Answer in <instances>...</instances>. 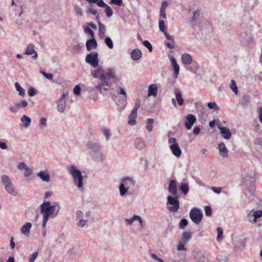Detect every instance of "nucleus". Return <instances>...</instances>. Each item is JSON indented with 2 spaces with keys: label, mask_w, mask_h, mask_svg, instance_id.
I'll return each instance as SVG.
<instances>
[{
  "label": "nucleus",
  "mask_w": 262,
  "mask_h": 262,
  "mask_svg": "<svg viewBox=\"0 0 262 262\" xmlns=\"http://www.w3.org/2000/svg\"><path fill=\"white\" fill-rule=\"evenodd\" d=\"M92 75L94 77L98 78L100 81L98 85L96 86V88L106 91L108 89L105 86H111L108 80L115 78V70L111 68L103 70L101 68H99L93 72Z\"/></svg>",
  "instance_id": "f257e3e1"
},
{
  "label": "nucleus",
  "mask_w": 262,
  "mask_h": 262,
  "mask_svg": "<svg viewBox=\"0 0 262 262\" xmlns=\"http://www.w3.org/2000/svg\"><path fill=\"white\" fill-rule=\"evenodd\" d=\"M60 209L58 203L54 202L53 205L49 201H44L40 206V213L43 215L42 227L45 228L49 217H55Z\"/></svg>",
  "instance_id": "f03ea898"
},
{
  "label": "nucleus",
  "mask_w": 262,
  "mask_h": 262,
  "mask_svg": "<svg viewBox=\"0 0 262 262\" xmlns=\"http://www.w3.org/2000/svg\"><path fill=\"white\" fill-rule=\"evenodd\" d=\"M136 181L133 177H125L121 179L119 186V193L121 196H130L135 192Z\"/></svg>",
  "instance_id": "7ed1b4c3"
},
{
  "label": "nucleus",
  "mask_w": 262,
  "mask_h": 262,
  "mask_svg": "<svg viewBox=\"0 0 262 262\" xmlns=\"http://www.w3.org/2000/svg\"><path fill=\"white\" fill-rule=\"evenodd\" d=\"M69 172L73 178L74 185L78 188H82L83 178L81 171L76 168L75 165L72 164L69 168Z\"/></svg>",
  "instance_id": "20e7f679"
},
{
  "label": "nucleus",
  "mask_w": 262,
  "mask_h": 262,
  "mask_svg": "<svg viewBox=\"0 0 262 262\" xmlns=\"http://www.w3.org/2000/svg\"><path fill=\"white\" fill-rule=\"evenodd\" d=\"M2 181L4 185L5 189L9 194L15 196L18 193V191L16 188L14 186L10 178L7 175H3L2 176Z\"/></svg>",
  "instance_id": "39448f33"
},
{
  "label": "nucleus",
  "mask_w": 262,
  "mask_h": 262,
  "mask_svg": "<svg viewBox=\"0 0 262 262\" xmlns=\"http://www.w3.org/2000/svg\"><path fill=\"white\" fill-rule=\"evenodd\" d=\"M179 195L176 196H172L168 195L167 196V205H170L171 206H167V209L171 212H177L180 207V203L178 200Z\"/></svg>",
  "instance_id": "423d86ee"
},
{
  "label": "nucleus",
  "mask_w": 262,
  "mask_h": 262,
  "mask_svg": "<svg viewBox=\"0 0 262 262\" xmlns=\"http://www.w3.org/2000/svg\"><path fill=\"white\" fill-rule=\"evenodd\" d=\"M189 216L194 223L199 224L202 220L203 213L201 209L194 207L190 210Z\"/></svg>",
  "instance_id": "0eeeda50"
},
{
  "label": "nucleus",
  "mask_w": 262,
  "mask_h": 262,
  "mask_svg": "<svg viewBox=\"0 0 262 262\" xmlns=\"http://www.w3.org/2000/svg\"><path fill=\"white\" fill-rule=\"evenodd\" d=\"M85 61L90 64L93 68H97L99 65L97 52H92L88 54L85 57Z\"/></svg>",
  "instance_id": "6e6552de"
},
{
  "label": "nucleus",
  "mask_w": 262,
  "mask_h": 262,
  "mask_svg": "<svg viewBox=\"0 0 262 262\" xmlns=\"http://www.w3.org/2000/svg\"><path fill=\"white\" fill-rule=\"evenodd\" d=\"M68 94V92H63L61 97L57 101V110L60 113H63L66 108L67 103L66 97Z\"/></svg>",
  "instance_id": "1a4fd4ad"
},
{
  "label": "nucleus",
  "mask_w": 262,
  "mask_h": 262,
  "mask_svg": "<svg viewBox=\"0 0 262 262\" xmlns=\"http://www.w3.org/2000/svg\"><path fill=\"white\" fill-rule=\"evenodd\" d=\"M196 121V117L194 115L192 114H189L187 115L185 120V127L187 129H190Z\"/></svg>",
  "instance_id": "9d476101"
},
{
  "label": "nucleus",
  "mask_w": 262,
  "mask_h": 262,
  "mask_svg": "<svg viewBox=\"0 0 262 262\" xmlns=\"http://www.w3.org/2000/svg\"><path fill=\"white\" fill-rule=\"evenodd\" d=\"M217 127L223 138L229 140L231 138V133L228 128L222 126L221 123L217 124Z\"/></svg>",
  "instance_id": "9b49d317"
},
{
  "label": "nucleus",
  "mask_w": 262,
  "mask_h": 262,
  "mask_svg": "<svg viewBox=\"0 0 262 262\" xmlns=\"http://www.w3.org/2000/svg\"><path fill=\"white\" fill-rule=\"evenodd\" d=\"M239 39L243 43H250L253 41V38L251 34L243 32L240 34Z\"/></svg>",
  "instance_id": "f8f14e48"
},
{
  "label": "nucleus",
  "mask_w": 262,
  "mask_h": 262,
  "mask_svg": "<svg viewBox=\"0 0 262 262\" xmlns=\"http://www.w3.org/2000/svg\"><path fill=\"white\" fill-rule=\"evenodd\" d=\"M86 147L88 149L92 150V151L95 153L101 149V145L100 143L92 141L87 142Z\"/></svg>",
  "instance_id": "ddd939ff"
},
{
  "label": "nucleus",
  "mask_w": 262,
  "mask_h": 262,
  "mask_svg": "<svg viewBox=\"0 0 262 262\" xmlns=\"http://www.w3.org/2000/svg\"><path fill=\"white\" fill-rule=\"evenodd\" d=\"M168 191L174 196L178 195L177 192V184L176 180H172L170 181L168 186Z\"/></svg>",
  "instance_id": "4468645a"
},
{
  "label": "nucleus",
  "mask_w": 262,
  "mask_h": 262,
  "mask_svg": "<svg viewBox=\"0 0 262 262\" xmlns=\"http://www.w3.org/2000/svg\"><path fill=\"white\" fill-rule=\"evenodd\" d=\"M25 54L28 55L34 54L32 56L33 59H36L37 57V53L34 50V46L32 43H30L28 45Z\"/></svg>",
  "instance_id": "2eb2a0df"
},
{
  "label": "nucleus",
  "mask_w": 262,
  "mask_h": 262,
  "mask_svg": "<svg viewBox=\"0 0 262 262\" xmlns=\"http://www.w3.org/2000/svg\"><path fill=\"white\" fill-rule=\"evenodd\" d=\"M169 148L172 154L176 157H180L181 156L182 150L178 144H171L169 146Z\"/></svg>",
  "instance_id": "dca6fc26"
},
{
  "label": "nucleus",
  "mask_w": 262,
  "mask_h": 262,
  "mask_svg": "<svg viewBox=\"0 0 262 262\" xmlns=\"http://www.w3.org/2000/svg\"><path fill=\"white\" fill-rule=\"evenodd\" d=\"M220 155L224 158L228 157V150L223 142L220 143L218 145Z\"/></svg>",
  "instance_id": "f3484780"
},
{
  "label": "nucleus",
  "mask_w": 262,
  "mask_h": 262,
  "mask_svg": "<svg viewBox=\"0 0 262 262\" xmlns=\"http://www.w3.org/2000/svg\"><path fill=\"white\" fill-rule=\"evenodd\" d=\"M31 227V223L30 222H28L21 227L20 232L21 233V234L28 236L30 235Z\"/></svg>",
  "instance_id": "a211bd4d"
},
{
  "label": "nucleus",
  "mask_w": 262,
  "mask_h": 262,
  "mask_svg": "<svg viewBox=\"0 0 262 262\" xmlns=\"http://www.w3.org/2000/svg\"><path fill=\"white\" fill-rule=\"evenodd\" d=\"M21 126L25 128H27L30 126L31 123V118L26 115H23L21 118Z\"/></svg>",
  "instance_id": "6ab92c4d"
},
{
  "label": "nucleus",
  "mask_w": 262,
  "mask_h": 262,
  "mask_svg": "<svg viewBox=\"0 0 262 262\" xmlns=\"http://www.w3.org/2000/svg\"><path fill=\"white\" fill-rule=\"evenodd\" d=\"M171 61L174 70L173 77L174 79H176L178 78L179 73L180 67L174 57L171 58Z\"/></svg>",
  "instance_id": "aec40b11"
},
{
  "label": "nucleus",
  "mask_w": 262,
  "mask_h": 262,
  "mask_svg": "<svg viewBox=\"0 0 262 262\" xmlns=\"http://www.w3.org/2000/svg\"><path fill=\"white\" fill-rule=\"evenodd\" d=\"M142 55V52L138 49H135L130 53V57L133 60H139Z\"/></svg>",
  "instance_id": "412c9836"
},
{
  "label": "nucleus",
  "mask_w": 262,
  "mask_h": 262,
  "mask_svg": "<svg viewBox=\"0 0 262 262\" xmlns=\"http://www.w3.org/2000/svg\"><path fill=\"white\" fill-rule=\"evenodd\" d=\"M137 116V112L135 110H132L128 116V124L130 125H134L136 124V118Z\"/></svg>",
  "instance_id": "4be33fe9"
},
{
  "label": "nucleus",
  "mask_w": 262,
  "mask_h": 262,
  "mask_svg": "<svg viewBox=\"0 0 262 262\" xmlns=\"http://www.w3.org/2000/svg\"><path fill=\"white\" fill-rule=\"evenodd\" d=\"M37 176L44 182H49L50 181V176L47 171H40L37 173Z\"/></svg>",
  "instance_id": "5701e85b"
},
{
  "label": "nucleus",
  "mask_w": 262,
  "mask_h": 262,
  "mask_svg": "<svg viewBox=\"0 0 262 262\" xmlns=\"http://www.w3.org/2000/svg\"><path fill=\"white\" fill-rule=\"evenodd\" d=\"M181 60L182 63L185 65H189L192 62V56L188 53L183 54L182 55Z\"/></svg>",
  "instance_id": "b1692460"
},
{
  "label": "nucleus",
  "mask_w": 262,
  "mask_h": 262,
  "mask_svg": "<svg viewBox=\"0 0 262 262\" xmlns=\"http://www.w3.org/2000/svg\"><path fill=\"white\" fill-rule=\"evenodd\" d=\"M97 46V43L94 37L88 40L86 42V47L88 51L96 48Z\"/></svg>",
  "instance_id": "393cba45"
},
{
  "label": "nucleus",
  "mask_w": 262,
  "mask_h": 262,
  "mask_svg": "<svg viewBox=\"0 0 262 262\" xmlns=\"http://www.w3.org/2000/svg\"><path fill=\"white\" fill-rule=\"evenodd\" d=\"M135 145L137 149L141 150L145 147V144L141 138H137L135 140Z\"/></svg>",
  "instance_id": "a878e982"
},
{
  "label": "nucleus",
  "mask_w": 262,
  "mask_h": 262,
  "mask_svg": "<svg viewBox=\"0 0 262 262\" xmlns=\"http://www.w3.org/2000/svg\"><path fill=\"white\" fill-rule=\"evenodd\" d=\"M158 93V88L156 84H152L149 86L148 90V96H152L156 97Z\"/></svg>",
  "instance_id": "bb28decb"
},
{
  "label": "nucleus",
  "mask_w": 262,
  "mask_h": 262,
  "mask_svg": "<svg viewBox=\"0 0 262 262\" xmlns=\"http://www.w3.org/2000/svg\"><path fill=\"white\" fill-rule=\"evenodd\" d=\"M116 93L118 94L122 95L121 97V100L123 101V103H126L127 101V94L125 92V91L124 90V89L119 87L118 88V89L116 90Z\"/></svg>",
  "instance_id": "cd10ccee"
},
{
  "label": "nucleus",
  "mask_w": 262,
  "mask_h": 262,
  "mask_svg": "<svg viewBox=\"0 0 262 262\" xmlns=\"http://www.w3.org/2000/svg\"><path fill=\"white\" fill-rule=\"evenodd\" d=\"M174 94L176 95V98L178 102V103L180 105H182L184 103V100L182 96L181 93L179 89H176L174 90Z\"/></svg>",
  "instance_id": "c85d7f7f"
},
{
  "label": "nucleus",
  "mask_w": 262,
  "mask_h": 262,
  "mask_svg": "<svg viewBox=\"0 0 262 262\" xmlns=\"http://www.w3.org/2000/svg\"><path fill=\"white\" fill-rule=\"evenodd\" d=\"M251 216L254 217L253 219V223H256L257 222V219L262 216V210H256L254 211L253 210L251 211Z\"/></svg>",
  "instance_id": "c756f323"
},
{
  "label": "nucleus",
  "mask_w": 262,
  "mask_h": 262,
  "mask_svg": "<svg viewBox=\"0 0 262 262\" xmlns=\"http://www.w3.org/2000/svg\"><path fill=\"white\" fill-rule=\"evenodd\" d=\"M100 131L105 136L106 140L108 141L111 136V132L110 129L107 127H103L100 129Z\"/></svg>",
  "instance_id": "7c9ffc66"
},
{
  "label": "nucleus",
  "mask_w": 262,
  "mask_h": 262,
  "mask_svg": "<svg viewBox=\"0 0 262 262\" xmlns=\"http://www.w3.org/2000/svg\"><path fill=\"white\" fill-rule=\"evenodd\" d=\"M191 238V235L189 232L184 231L183 233L182 236L180 241L187 243Z\"/></svg>",
  "instance_id": "2f4dec72"
},
{
  "label": "nucleus",
  "mask_w": 262,
  "mask_h": 262,
  "mask_svg": "<svg viewBox=\"0 0 262 262\" xmlns=\"http://www.w3.org/2000/svg\"><path fill=\"white\" fill-rule=\"evenodd\" d=\"M154 123V120L152 118H148L146 119V129L149 132H151L152 130L153 126L152 124Z\"/></svg>",
  "instance_id": "473e14b6"
},
{
  "label": "nucleus",
  "mask_w": 262,
  "mask_h": 262,
  "mask_svg": "<svg viewBox=\"0 0 262 262\" xmlns=\"http://www.w3.org/2000/svg\"><path fill=\"white\" fill-rule=\"evenodd\" d=\"M15 86L17 91L18 92L19 95L22 97L24 96L25 91L17 82L15 83Z\"/></svg>",
  "instance_id": "72a5a7b5"
},
{
  "label": "nucleus",
  "mask_w": 262,
  "mask_h": 262,
  "mask_svg": "<svg viewBox=\"0 0 262 262\" xmlns=\"http://www.w3.org/2000/svg\"><path fill=\"white\" fill-rule=\"evenodd\" d=\"M180 189L185 194H186L189 191L188 183L185 182L181 183L180 185Z\"/></svg>",
  "instance_id": "f704fd0d"
},
{
  "label": "nucleus",
  "mask_w": 262,
  "mask_h": 262,
  "mask_svg": "<svg viewBox=\"0 0 262 262\" xmlns=\"http://www.w3.org/2000/svg\"><path fill=\"white\" fill-rule=\"evenodd\" d=\"M95 157L96 160L98 161L102 162L104 160V156L103 154L101 151L100 150L95 152Z\"/></svg>",
  "instance_id": "c9c22d12"
},
{
  "label": "nucleus",
  "mask_w": 262,
  "mask_h": 262,
  "mask_svg": "<svg viewBox=\"0 0 262 262\" xmlns=\"http://www.w3.org/2000/svg\"><path fill=\"white\" fill-rule=\"evenodd\" d=\"M74 12L77 17H82L83 16V11L81 7L75 6L74 7Z\"/></svg>",
  "instance_id": "e433bc0d"
},
{
  "label": "nucleus",
  "mask_w": 262,
  "mask_h": 262,
  "mask_svg": "<svg viewBox=\"0 0 262 262\" xmlns=\"http://www.w3.org/2000/svg\"><path fill=\"white\" fill-rule=\"evenodd\" d=\"M186 243L182 242L181 241H179L178 244L177 245V250L179 251H186L187 249L185 247V245Z\"/></svg>",
  "instance_id": "4c0bfd02"
},
{
  "label": "nucleus",
  "mask_w": 262,
  "mask_h": 262,
  "mask_svg": "<svg viewBox=\"0 0 262 262\" xmlns=\"http://www.w3.org/2000/svg\"><path fill=\"white\" fill-rule=\"evenodd\" d=\"M230 88L236 95L237 94L238 89L235 80H231Z\"/></svg>",
  "instance_id": "58836bf2"
},
{
  "label": "nucleus",
  "mask_w": 262,
  "mask_h": 262,
  "mask_svg": "<svg viewBox=\"0 0 262 262\" xmlns=\"http://www.w3.org/2000/svg\"><path fill=\"white\" fill-rule=\"evenodd\" d=\"M136 214H134L131 218L125 219L124 221L126 225L127 226L131 225L135 221H136Z\"/></svg>",
  "instance_id": "ea45409f"
},
{
  "label": "nucleus",
  "mask_w": 262,
  "mask_h": 262,
  "mask_svg": "<svg viewBox=\"0 0 262 262\" xmlns=\"http://www.w3.org/2000/svg\"><path fill=\"white\" fill-rule=\"evenodd\" d=\"M104 42L106 44V45L110 48V49H113V42L112 40L110 37H106L104 39Z\"/></svg>",
  "instance_id": "a19ab883"
},
{
  "label": "nucleus",
  "mask_w": 262,
  "mask_h": 262,
  "mask_svg": "<svg viewBox=\"0 0 262 262\" xmlns=\"http://www.w3.org/2000/svg\"><path fill=\"white\" fill-rule=\"evenodd\" d=\"M159 27L160 30L163 33V32L166 31L165 30L167 28V27L165 25V22H164V20H159Z\"/></svg>",
  "instance_id": "79ce46f5"
},
{
  "label": "nucleus",
  "mask_w": 262,
  "mask_h": 262,
  "mask_svg": "<svg viewBox=\"0 0 262 262\" xmlns=\"http://www.w3.org/2000/svg\"><path fill=\"white\" fill-rule=\"evenodd\" d=\"M84 32L85 34H89L92 38L94 37V33L89 27L86 26L83 29Z\"/></svg>",
  "instance_id": "37998d69"
},
{
  "label": "nucleus",
  "mask_w": 262,
  "mask_h": 262,
  "mask_svg": "<svg viewBox=\"0 0 262 262\" xmlns=\"http://www.w3.org/2000/svg\"><path fill=\"white\" fill-rule=\"evenodd\" d=\"M99 32L102 35H104L105 33L106 29L104 25L101 24L100 22H99Z\"/></svg>",
  "instance_id": "c03bdc74"
},
{
  "label": "nucleus",
  "mask_w": 262,
  "mask_h": 262,
  "mask_svg": "<svg viewBox=\"0 0 262 262\" xmlns=\"http://www.w3.org/2000/svg\"><path fill=\"white\" fill-rule=\"evenodd\" d=\"M105 13H106V16L108 17H110L113 15V11L111 9V8L107 5V6H105Z\"/></svg>",
  "instance_id": "a18cd8bd"
},
{
  "label": "nucleus",
  "mask_w": 262,
  "mask_h": 262,
  "mask_svg": "<svg viewBox=\"0 0 262 262\" xmlns=\"http://www.w3.org/2000/svg\"><path fill=\"white\" fill-rule=\"evenodd\" d=\"M187 220L185 219H183L181 220V221L179 223V227L182 229H184L185 228V227L187 225Z\"/></svg>",
  "instance_id": "49530a36"
},
{
  "label": "nucleus",
  "mask_w": 262,
  "mask_h": 262,
  "mask_svg": "<svg viewBox=\"0 0 262 262\" xmlns=\"http://www.w3.org/2000/svg\"><path fill=\"white\" fill-rule=\"evenodd\" d=\"M207 106L209 109H214L215 110H219V107L217 106V104L215 102H209L207 104Z\"/></svg>",
  "instance_id": "de8ad7c7"
},
{
  "label": "nucleus",
  "mask_w": 262,
  "mask_h": 262,
  "mask_svg": "<svg viewBox=\"0 0 262 262\" xmlns=\"http://www.w3.org/2000/svg\"><path fill=\"white\" fill-rule=\"evenodd\" d=\"M9 110L11 112L14 114L18 112L19 108L17 106V103H16L14 105L10 106L9 107Z\"/></svg>",
  "instance_id": "09e8293b"
},
{
  "label": "nucleus",
  "mask_w": 262,
  "mask_h": 262,
  "mask_svg": "<svg viewBox=\"0 0 262 262\" xmlns=\"http://www.w3.org/2000/svg\"><path fill=\"white\" fill-rule=\"evenodd\" d=\"M86 12L88 13H90L94 16L97 15L98 14V12L97 10L92 7H89L86 9Z\"/></svg>",
  "instance_id": "8fccbe9b"
},
{
  "label": "nucleus",
  "mask_w": 262,
  "mask_h": 262,
  "mask_svg": "<svg viewBox=\"0 0 262 262\" xmlns=\"http://www.w3.org/2000/svg\"><path fill=\"white\" fill-rule=\"evenodd\" d=\"M40 128H43L47 126V119L44 117H42L40 119Z\"/></svg>",
  "instance_id": "3c124183"
},
{
  "label": "nucleus",
  "mask_w": 262,
  "mask_h": 262,
  "mask_svg": "<svg viewBox=\"0 0 262 262\" xmlns=\"http://www.w3.org/2000/svg\"><path fill=\"white\" fill-rule=\"evenodd\" d=\"M16 103L17 104V106H18L19 109L20 108H25L28 105V103L26 100H23L21 102H20L19 103Z\"/></svg>",
  "instance_id": "603ef678"
},
{
  "label": "nucleus",
  "mask_w": 262,
  "mask_h": 262,
  "mask_svg": "<svg viewBox=\"0 0 262 262\" xmlns=\"http://www.w3.org/2000/svg\"><path fill=\"white\" fill-rule=\"evenodd\" d=\"M216 231L217 232V236L216 237V239L217 241H219L223 235V229L221 227H217L216 229Z\"/></svg>",
  "instance_id": "864d4df0"
},
{
  "label": "nucleus",
  "mask_w": 262,
  "mask_h": 262,
  "mask_svg": "<svg viewBox=\"0 0 262 262\" xmlns=\"http://www.w3.org/2000/svg\"><path fill=\"white\" fill-rule=\"evenodd\" d=\"M143 45L146 47L150 52L152 50V47L151 43L148 40H144L143 42Z\"/></svg>",
  "instance_id": "5fc2aeb1"
},
{
  "label": "nucleus",
  "mask_w": 262,
  "mask_h": 262,
  "mask_svg": "<svg viewBox=\"0 0 262 262\" xmlns=\"http://www.w3.org/2000/svg\"><path fill=\"white\" fill-rule=\"evenodd\" d=\"M28 167V165L24 162H19L18 164V165H17V168L19 169V170H25L27 167Z\"/></svg>",
  "instance_id": "6e6d98bb"
},
{
  "label": "nucleus",
  "mask_w": 262,
  "mask_h": 262,
  "mask_svg": "<svg viewBox=\"0 0 262 262\" xmlns=\"http://www.w3.org/2000/svg\"><path fill=\"white\" fill-rule=\"evenodd\" d=\"M38 255L37 252H35L30 255L29 257V262H34Z\"/></svg>",
  "instance_id": "4d7b16f0"
},
{
  "label": "nucleus",
  "mask_w": 262,
  "mask_h": 262,
  "mask_svg": "<svg viewBox=\"0 0 262 262\" xmlns=\"http://www.w3.org/2000/svg\"><path fill=\"white\" fill-rule=\"evenodd\" d=\"M87 223V220L81 219L78 221L77 226L80 228L83 227L86 223Z\"/></svg>",
  "instance_id": "13d9d810"
},
{
  "label": "nucleus",
  "mask_w": 262,
  "mask_h": 262,
  "mask_svg": "<svg viewBox=\"0 0 262 262\" xmlns=\"http://www.w3.org/2000/svg\"><path fill=\"white\" fill-rule=\"evenodd\" d=\"M205 214L207 216H210L212 214V209L210 206H206L205 208Z\"/></svg>",
  "instance_id": "bf43d9fd"
},
{
  "label": "nucleus",
  "mask_w": 262,
  "mask_h": 262,
  "mask_svg": "<svg viewBox=\"0 0 262 262\" xmlns=\"http://www.w3.org/2000/svg\"><path fill=\"white\" fill-rule=\"evenodd\" d=\"M84 214L81 210H78L77 211L76 213V220L78 221L81 219H83Z\"/></svg>",
  "instance_id": "052dcab7"
},
{
  "label": "nucleus",
  "mask_w": 262,
  "mask_h": 262,
  "mask_svg": "<svg viewBox=\"0 0 262 262\" xmlns=\"http://www.w3.org/2000/svg\"><path fill=\"white\" fill-rule=\"evenodd\" d=\"M25 172L24 173V176L26 177H28L32 174L33 171L31 169H30L28 166L25 170Z\"/></svg>",
  "instance_id": "680f3d73"
},
{
  "label": "nucleus",
  "mask_w": 262,
  "mask_h": 262,
  "mask_svg": "<svg viewBox=\"0 0 262 262\" xmlns=\"http://www.w3.org/2000/svg\"><path fill=\"white\" fill-rule=\"evenodd\" d=\"M111 3L118 6H121L123 4L122 0H110Z\"/></svg>",
  "instance_id": "e2e57ef3"
},
{
  "label": "nucleus",
  "mask_w": 262,
  "mask_h": 262,
  "mask_svg": "<svg viewBox=\"0 0 262 262\" xmlns=\"http://www.w3.org/2000/svg\"><path fill=\"white\" fill-rule=\"evenodd\" d=\"M140 102H141L140 99H137L136 100L134 108V109L133 110H135V111L137 112L138 108L140 107Z\"/></svg>",
  "instance_id": "0e129e2a"
},
{
  "label": "nucleus",
  "mask_w": 262,
  "mask_h": 262,
  "mask_svg": "<svg viewBox=\"0 0 262 262\" xmlns=\"http://www.w3.org/2000/svg\"><path fill=\"white\" fill-rule=\"evenodd\" d=\"M81 89L79 85H76L74 88V93L76 95H79L80 94Z\"/></svg>",
  "instance_id": "69168bd1"
},
{
  "label": "nucleus",
  "mask_w": 262,
  "mask_h": 262,
  "mask_svg": "<svg viewBox=\"0 0 262 262\" xmlns=\"http://www.w3.org/2000/svg\"><path fill=\"white\" fill-rule=\"evenodd\" d=\"M96 3H97V5L99 7L104 8L105 6H107V5L103 2V0H98Z\"/></svg>",
  "instance_id": "338daca9"
},
{
  "label": "nucleus",
  "mask_w": 262,
  "mask_h": 262,
  "mask_svg": "<svg viewBox=\"0 0 262 262\" xmlns=\"http://www.w3.org/2000/svg\"><path fill=\"white\" fill-rule=\"evenodd\" d=\"M36 94V91L33 88H31L28 91V95L30 97H33Z\"/></svg>",
  "instance_id": "774afa93"
}]
</instances>
